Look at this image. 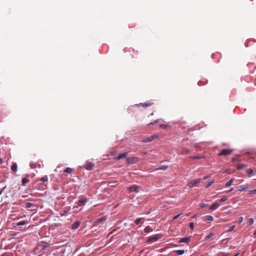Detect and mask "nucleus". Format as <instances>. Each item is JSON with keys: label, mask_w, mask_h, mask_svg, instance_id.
Masks as SVG:
<instances>
[{"label": "nucleus", "mask_w": 256, "mask_h": 256, "mask_svg": "<svg viewBox=\"0 0 256 256\" xmlns=\"http://www.w3.org/2000/svg\"><path fill=\"white\" fill-rule=\"evenodd\" d=\"M158 138V136L157 135H152V136H150L152 140L156 138Z\"/></svg>", "instance_id": "nucleus-36"}, {"label": "nucleus", "mask_w": 256, "mask_h": 256, "mask_svg": "<svg viewBox=\"0 0 256 256\" xmlns=\"http://www.w3.org/2000/svg\"><path fill=\"white\" fill-rule=\"evenodd\" d=\"M214 182V180H212V181L210 182L206 186V188H208L210 187V186H211V185H212Z\"/></svg>", "instance_id": "nucleus-33"}, {"label": "nucleus", "mask_w": 256, "mask_h": 256, "mask_svg": "<svg viewBox=\"0 0 256 256\" xmlns=\"http://www.w3.org/2000/svg\"><path fill=\"white\" fill-rule=\"evenodd\" d=\"M44 248H46V246H44L43 244H40L38 246V249H43Z\"/></svg>", "instance_id": "nucleus-42"}, {"label": "nucleus", "mask_w": 256, "mask_h": 256, "mask_svg": "<svg viewBox=\"0 0 256 256\" xmlns=\"http://www.w3.org/2000/svg\"><path fill=\"white\" fill-rule=\"evenodd\" d=\"M220 206V204L218 203V202H215L214 203V204H212V205H211L210 207V210H216V209L218 207H219Z\"/></svg>", "instance_id": "nucleus-12"}, {"label": "nucleus", "mask_w": 256, "mask_h": 256, "mask_svg": "<svg viewBox=\"0 0 256 256\" xmlns=\"http://www.w3.org/2000/svg\"><path fill=\"white\" fill-rule=\"evenodd\" d=\"M206 206V204H203V203L200 204V207L202 208H204Z\"/></svg>", "instance_id": "nucleus-45"}, {"label": "nucleus", "mask_w": 256, "mask_h": 256, "mask_svg": "<svg viewBox=\"0 0 256 256\" xmlns=\"http://www.w3.org/2000/svg\"><path fill=\"white\" fill-rule=\"evenodd\" d=\"M106 220V218L105 217H102L100 218L97 220L94 224V226H96L98 225V224L102 222H104Z\"/></svg>", "instance_id": "nucleus-7"}, {"label": "nucleus", "mask_w": 256, "mask_h": 256, "mask_svg": "<svg viewBox=\"0 0 256 256\" xmlns=\"http://www.w3.org/2000/svg\"><path fill=\"white\" fill-rule=\"evenodd\" d=\"M162 237V234H156L155 235L152 236L148 238L146 240V242L150 244L152 242H155L157 241L158 240L161 238Z\"/></svg>", "instance_id": "nucleus-1"}, {"label": "nucleus", "mask_w": 256, "mask_h": 256, "mask_svg": "<svg viewBox=\"0 0 256 256\" xmlns=\"http://www.w3.org/2000/svg\"><path fill=\"white\" fill-rule=\"evenodd\" d=\"M234 228H235V226L234 225H233V226H231L230 228L228 230V232H230L234 230Z\"/></svg>", "instance_id": "nucleus-34"}, {"label": "nucleus", "mask_w": 256, "mask_h": 256, "mask_svg": "<svg viewBox=\"0 0 256 256\" xmlns=\"http://www.w3.org/2000/svg\"><path fill=\"white\" fill-rule=\"evenodd\" d=\"M87 201L88 199L86 198H82L78 200L77 204L78 205V206H82L85 204L86 202Z\"/></svg>", "instance_id": "nucleus-6"}, {"label": "nucleus", "mask_w": 256, "mask_h": 256, "mask_svg": "<svg viewBox=\"0 0 256 256\" xmlns=\"http://www.w3.org/2000/svg\"><path fill=\"white\" fill-rule=\"evenodd\" d=\"M201 182V179H197L196 180H192L189 182L188 186L190 188L197 186Z\"/></svg>", "instance_id": "nucleus-2"}, {"label": "nucleus", "mask_w": 256, "mask_h": 256, "mask_svg": "<svg viewBox=\"0 0 256 256\" xmlns=\"http://www.w3.org/2000/svg\"><path fill=\"white\" fill-rule=\"evenodd\" d=\"M234 179L232 178L229 181H228L226 184V186L228 187V186H230L232 184V183L234 182Z\"/></svg>", "instance_id": "nucleus-24"}, {"label": "nucleus", "mask_w": 256, "mask_h": 256, "mask_svg": "<svg viewBox=\"0 0 256 256\" xmlns=\"http://www.w3.org/2000/svg\"><path fill=\"white\" fill-rule=\"evenodd\" d=\"M30 167L32 168H35V166H34V164H32L30 165Z\"/></svg>", "instance_id": "nucleus-46"}, {"label": "nucleus", "mask_w": 256, "mask_h": 256, "mask_svg": "<svg viewBox=\"0 0 256 256\" xmlns=\"http://www.w3.org/2000/svg\"><path fill=\"white\" fill-rule=\"evenodd\" d=\"M238 254H236L234 256H238Z\"/></svg>", "instance_id": "nucleus-53"}, {"label": "nucleus", "mask_w": 256, "mask_h": 256, "mask_svg": "<svg viewBox=\"0 0 256 256\" xmlns=\"http://www.w3.org/2000/svg\"><path fill=\"white\" fill-rule=\"evenodd\" d=\"M190 240V238L188 237L182 238L180 240V242H181L187 243Z\"/></svg>", "instance_id": "nucleus-16"}, {"label": "nucleus", "mask_w": 256, "mask_h": 256, "mask_svg": "<svg viewBox=\"0 0 256 256\" xmlns=\"http://www.w3.org/2000/svg\"><path fill=\"white\" fill-rule=\"evenodd\" d=\"M29 182H30V180L25 178H22V184L23 186H25L26 184H27Z\"/></svg>", "instance_id": "nucleus-21"}, {"label": "nucleus", "mask_w": 256, "mask_h": 256, "mask_svg": "<svg viewBox=\"0 0 256 256\" xmlns=\"http://www.w3.org/2000/svg\"><path fill=\"white\" fill-rule=\"evenodd\" d=\"M80 222L79 221H76V222H75L72 226V230H74V229H76L77 228H78V226H80Z\"/></svg>", "instance_id": "nucleus-11"}, {"label": "nucleus", "mask_w": 256, "mask_h": 256, "mask_svg": "<svg viewBox=\"0 0 256 256\" xmlns=\"http://www.w3.org/2000/svg\"><path fill=\"white\" fill-rule=\"evenodd\" d=\"M17 164L16 163H13L11 167L12 170L16 172L17 170Z\"/></svg>", "instance_id": "nucleus-15"}, {"label": "nucleus", "mask_w": 256, "mask_h": 256, "mask_svg": "<svg viewBox=\"0 0 256 256\" xmlns=\"http://www.w3.org/2000/svg\"><path fill=\"white\" fill-rule=\"evenodd\" d=\"M151 115H152V116H154V113H152V114H151Z\"/></svg>", "instance_id": "nucleus-55"}, {"label": "nucleus", "mask_w": 256, "mask_h": 256, "mask_svg": "<svg viewBox=\"0 0 256 256\" xmlns=\"http://www.w3.org/2000/svg\"><path fill=\"white\" fill-rule=\"evenodd\" d=\"M227 196H223L220 200V202H223L226 201L227 200Z\"/></svg>", "instance_id": "nucleus-32"}, {"label": "nucleus", "mask_w": 256, "mask_h": 256, "mask_svg": "<svg viewBox=\"0 0 256 256\" xmlns=\"http://www.w3.org/2000/svg\"><path fill=\"white\" fill-rule=\"evenodd\" d=\"M168 168V166H160V168L159 169L162 170H167Z\"/></svg>", "instance_id": "nucleus-39"}, {"label": "nucleus", "mask_w": 256, "mask_h": 256, "mask_svg": "<svg viewBox=\"0 0 256 256\" xmlns=\"http://www.w3.org/2000/svg\"><path fill=\"white\" fill-rule=\"evenodd\" d=\"M248 224L250 225H252L254 223V220H253V218H248Z\"/></svg>", "instance_id": "nucleus-31"}, {"label": "nucleus", "mask_w": 256, "mask_h": 256, "mask_svg": "<svg viewBox=\"0 0 256 256\" xmlns=\"http://www.w3.org/2000/svg\"><path fill=\"white\" fill-rule=\"evenodd\" d=\"M152 230H153V229L150 226H147L144 229V232H146V233H148L150 232H151Z\"/></svg>", "instance_id": "nucleus-14"}, {"label": "nucleus", "mask_w": 256, "mask_h": 256, "mask_svg": "<svg viewBox=\"0 0 256 256\" xmlns=\"http://www.w3.org/2000/svg\"><path fill=\"white\" fill-rule=\"evenodd\" d=\"M114 154H115V152H112V156H114Z\"/></svg>", "instance_id": "nucleus-51"}, {"label": "nucleus", "mask_w": 256, "mask_h": 256, "mask_svg": "<svg viewBox=\"0 0 256 256\" xmlns=\"http://www.w3.org/2000/svg\"><path fill=\"white\" fill-rule=\"evenodd\" d=\"M248 194L250 195H254L256 194V189L249 191Z\"/></svg>", "instance_id": "nucleus-30"}, {"label": "nucleus", "mask_w": 256, "mask_h": 256, "mask_svg": "<svg viewBox=\"0 0 256 256\" xmlns=\"http://www.w3.org/2000/svg\"><path fill=\"white\" fill-rule=\"evenodd\" d=\"M241 160L240 159V158L238 156H235L234 158H233L232 159V161L233 162H240Z\"/></svg>", "instance_id": "nucleus-20"}, {"label": "nucleus", "mask_w": 256, "mask_h": 256, "mask_svg": "<svg viewBox=\"0 0 256 256\" xmlns=\"http://www.w3.org/2000/svg\"><path fill=\"white\" fill-rule=\"evenodd\" d=\"M74 171V169L70 168H66L64 172L66 173L71 174Z\"/></svg>", "instance_id": "nucleus-18"}, {"label": "nucleus", "mask_w": 256, "mask_h": 256, "mask_svg": "<svg viewBox=\"0 0 256 256\" xmlns=\"http://www.w3.org/2000/svg\"><path fill=\"white\" fill-rule=\"evenodd\" d=\"M205 220L208 221H213L214 218L212 216L208 215L205 216Z\"/></svg>", "instance_id": "nucleus-19"}, {"label": "nucleus", "mask_w": 256, "mask_h": 256, "mask_svg": "<svg viewBox=\"0 0 256 256\" xmlns=\"http://www.w3.org/2000/svg\"><path fill=\"white\" fill-rule=\"evenodd\" d=\"M42 254H40L38 256H42Z\"/></svg>", "instance_id": "nucleus-54"}, {"label": "nucleus", "mask_w": 256, "mask_h": 256, "mask_svg": "<svg viewBox=\"0 0 256 256\" xmlns=\"http://www.w3.org/2000/svg\"><path fill=\"white\" fill-rule=\"evenodd\" d=\"M254 236L256 238V230H255L254 234Z\"/></svg>", "instance_id": "nucleus-50"}, {"label": "nucleus", "mask_w": 256, "mask_h": 256, "mask_svg": "<svg viewBox=\"0 0 256 256\" xmlns=\"http://www.w3.org/2000/svg\"><path fill=\"white\" fill-rule=\"evenodd\" d=\"M40 180L43 182H48V176H43L42 178H40Z\"/></svg>", "instance_id": "nucleus-23"}, {"label": "nucleus", "mask_w": 256, "mask_h": 256, "mask_svg": "<svg viewBox=\"0 0 256 256\" xmlns=\"http://www.w3.org/2000/svg\"><path fill=\"white\" fill-rule=\"evenodd\" d=\"M232 150L229 149H224L218 154L219 156H227L232 153Z\"/></svg>", "instance_id": "nucleus-4"}, {"label": "nucleus", "mask_w": 256, "mask_h": 256, "mask_svg": "<svg viewBox=\"0 0 256 256\" xmlns=\"http://www.w3.org/2000/svg\"><path fill=\"white\" fill-rule=\"evenodd\" d=\"M2 256H4V254L3 255H2Z\"/></svg>", "instance_id": "nucleus-56"}, {"label": "nucleus", "mask_w": 256, "mask_h": 256, "mask_svg": "<svg viewBox=\"0 0 256 256\" xmlns=\"http://www.w3.org/2000/svg\"><path fill=\"white\" fill-rule=\"evenodd\" d=\"M2 190H2L0 191V195L2 194Z\"/></svg>", "instance_id": "nucleus-52"}, {"label": "nucleus", "mask_w": 256, "mask_h": 256, "mask_svg": "<svg viewBox=\"0 0 256 256\" xmlns=\"http://www.w3.org/2000/svg\"><path fill=\"white\" fill-rule=\"evenodd\" d=\"M177 255H182L184 253V250H178L174 252Z\"/></svg>", "instance_id": "nucleus-25"}, {"label": "nucleus", "mask_w": 256, "mask_h": 256, "mask_svg": "<svg viewBox=\"0 0 256 256\" xmlns=\"http://www.w3.org/2000/svg\"><path fill=\"white\" fill-rule=\"evenodd\" d=\"M202 158V156H192L190 157V158H192V159H200V158Z\"/></svg>", "instance_id": "nucleus-29"}, {"label": "nucleus", "mask_w": 256, "mask_h": 256, "mask_svg": "<svg viewBox=\"0 0 256 256\" xmlns=\"http://www.w3.org/2000/svg\"><path fill=\"white\" fill-rule=\"evenodd\" d=\"M190 228L191 230H193L194 228V224L193 222H191L190 224Z\"/></svg>", "instance_id": "nucleus-41"}, {"label": "nucleus", "mask_w": 256, "mask_h": 256, "mask_svg": "<svg viewBox=\"0 0 256 256\" xmlns=\"http://www.w3.org/2000/svg\"><path fill=\"white\" fill-rule=\"evenodd\" d=\"M26 223V221L22 220L19 222H18L16 224L17 226H23Z\"/></svg>", "instance_id": "nucleus-28"}, {"label": "nucleus", "mask_w": 256, "mask_h": 256, "mask_svg": "<svg viewBox=\"0 0 256 256\" xmlns=\"http://www.w3.org/2000/svg\"><path fill=\"white\" fill-rule=\"evenodd\" d=\"M181 214H182L180 213V214H178V215H176V216H174V218H173V220H175L177 219V218L180 216Z\"/></svg>", "instance_id": "nucleus-43"}, {"label": "nucleus", "mask_w": 256, "mask_h": 256, "mask_svg": "<svg viewBox=\"0 0 256 256\" xmlns=\"http://www.w3.org/2000/svg\"><path fill=\"white\" fill-rule=\"evenodd\" d=\"M159 122V120H155L154 122H150L148 124V126L150 125H152V124H156V123H157V122Z\"/></svg>", "instance_id": "nucleus-40"}, {"label": "nucleus", "mask_w": 256, "mask_h": 256, "mask_svg": "<svg viewBox=\"0 0 256 256\" xmlns=\"http://www.w3.org/2000/svg\"><path fill=\"white\" fill-rule=\"evenodd\" d=\"M160 127L164 129L168 127V125L166 124H160Z\"/></svg>", "instance_id": "nucleus-38"}, {"label": "nucleus", "mask_w": 256, "mask_h": 256, "mask_svg": "<svg viewBox=\"0 0 256 256\" xmlns=\"http://www.w3.org/2000/svg\"><path fill=\"white\" fill-rule=\"evenodd\" d=\"M128 152L121 154H119L118 156L114 158V159L116 160H119L122 159V158H126L128 156Z\"/></svg>", "instance_id": "nucleus-9"}, {"label": "nucleus", "mask_w": 256, "mask_h": 256, "mask_svg": "<svg viewBox=\"0 0 256 256\" xmlns=\"http://www.w3.org/2000/svg\"><path fill=\"white\" fill-rule=\"evenodd\" d=\"M236 188H238V190L242 192L248 190L249 188V185L248 184L241 185L237 186Z\"/></svg>", "instance_id": "nucleus-5"}, {"label": "nucleus", "mask_w": 256, "mask_h": 256, "mask_svg": "<svg viewBox=\"0 0 256 256\" xmlns=\"http://www.w3.org/2000/svg\"><path fill=\"white\" fill-rule=\"evenodd\" d=\"M140 221H141V218H138L135 220L134 222L136 224H138L140 223Z\"/></svg>", "instance_id": "nucleus-35"}, {"label": "nucleus", "mask_w": 256, "mask_h": 256, "mask_svg": "<svg viewBox=\"0 0 256 256\" xmlns=\"http://www.w3.org/2000/svg\"><path fill=\"white\" fill-rule=\"evenodd\" d=\"M242 220H243V218H242V217H240V218H238V222H239L240 224V223H241V222H242Z\"/></svg>", "instance_id": "nucleus-44"}, {"label": "nucleus", "mask_w": 256, "mask_h": 256, "mask_svg": "<svg viewBox=\"0 0 256 256\" xmlns=\"http://www.w3.org/2000/svg\"><path fill=\"white\" fill-rule=\"evenodd\" d=\"M84 168L87 170H92L94 168V164L90 162H86L85 164Z\"/></svg>", "instance_id": "nucleus-8"}, {"label": "nucleus", "mask_w": 256, "mask_h": 256, "mask_svg": "<svg viewBox=\"0 0 256 256\" xmlns=\"http://www.w3.org/2000/svg\"><path fill=\"white\" fill-rule=\"evenodd\" d=\"M214 234L212 232H210L205 238V240H208Z\"/></svg>", "instance_id": "nucleus-27"}, {"label": "nucleus", "mask_w": 256, "mask_h": 256, "mask_svg": "<svg viewBox=\"0 0 256 256\" xmlns=\"http://www.w3.org/2000/svg\"><path fill=\"white\" fill-rule=\"evenodd\" d=\"M237 170H240L246 167V165L244 164H239L236 166Z\"/></svg>", "instance_id": "nucleus-17"}, {"label": "nucleus", "mask_w": 256, "mask_h": 256, "mask_svg": "<svg viewBox=\"0 0 256 256\" xmlns=\"http://www.w3.org/2000/svg\"><path fill=\"white\" fill-rule=\"evenodd\" d=\"M140 188V186L134 185L128 188V190L130 192H138V190Z\"/></svg>", "instance_id": "nucleus-10"}, {"label": "nucleus", "mask_w": 256, "mask_h": 256, "mask_svg": "<svg viewBox=\"0 0 256 256\" xmlns=\"http://www.w3.org/2000/svg\"><path fill=\"white\" fill-rule=\"evenodd\" d=\"M151 141H152V140H151L150 136V137H147V138H144L142 140V142L146 143V142H150Z\"/></svg>", "instance_id": "nucleus-22"}, {"label": "nucleus", "mask_w": 256, "mask_h": 256, "mask_svg": "<svg viewBox=\"0 0 256 256\" xmlns=\"http://www.w3.org/2000/svg\"><path fill=\"white\" fill-rule=\"evenodd\" d=\"M3 162V160L2 158H0V164H2Z\"/></svg>", "instance_id": "nucleus-48"}, {"label": "nucleus", "mask_w": 256, "mask_h": 256, "mask_svg": "<svg viewBox=\"0 0 256 256\" xmlns=\"http://www.w3.org/2000/svg\"><path fill=\"white\" fill-rule=\"evenodd\" d=\"M33 206L32 204L30 203V202H28L26 204V207L28 208H31L32 206Z\"/></svg>", "instance_id": "nucleus-37"}, {"label": "nucleus", "mask_w": 256, "mask_h": 256, "mask_svg": "<svg viewBox=\"0 0 256 256\" xmlns=\"http://www.w3.org/2000/svg\"><path fill=\"white\" fill-rule=\"evenodd\" d=\"M138 158L137 157H129L126 158V162L128 164H134L138 162Z\"/></svg>", "instance_id": "nucleus-3"}, {"label": "nucleus", "mask_w": 256, "mask_h": 256, "mask_svg": "<svg viewBox=\"0 0 256 256\" xmlns=\"http://www.w3.org/2000/svg\"><path fill=\"white\" fill-rule=\"evenodd\" d=\"M208 177H209V176H204V177L203 178V180H206Z\"/></svg>", "instance_id": "nucleus-47"}, {"label": "nucleus", "mask_w": 256, "mask_h": 256, "mask_svg": "<svg viewBox=\"0 0 256 256\" xmlns=\"http://www.w3.org/2000/svg\"><path fill=\"white\" fill-rule=\"evenodd\" d=\"M232 190H233V188H232L230 190H229L227 191L226 192H232Z\"/></svg>", "instance_id": "nucleus-49"}, {"label": "nucleus", "mask_w": 256, "mask_h": 256, "mask_svg": "<svg viewBox=\"0 0 256 256\" xmlns=\"http://www.w3.org/2000/svg\"><path fill=\"white\" fill-rule=\"evenodd\" d=\"M153 102H144V103H140L139 105L142 106L144 108H146L147 106H151L153 104Z\"/></svg>", "instance_id": "nucleus-13"}, {"label": "nucleus", "mask_w": 256, "mask_h": 256, "mask_svg": "<svg viewBox=\"0 0 256 256\" xmlns=\"http://www.w3.org/2000/svg\"><path fill=\"white\" fill-rule=\"evenodd\" d=\"M246 172H247V174H248V175L249 176H250L252 175V173H253V170H252V169H250H250H248V170H246Z\"/></svg>", "instance_id": "nucleus-26"}]
</instances>
